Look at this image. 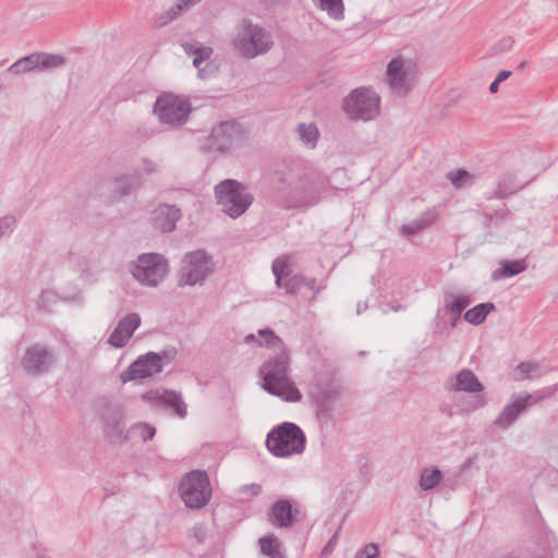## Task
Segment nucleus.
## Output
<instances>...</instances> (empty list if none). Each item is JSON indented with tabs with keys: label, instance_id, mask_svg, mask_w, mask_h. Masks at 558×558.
<instances>
[{
	"label": "nucleus",
	"instance_id": "49",
	"mask_svg": "<svg viewBox=\"0 0 558 558\" xmlns=\"http://www.w3.org/2000/svg\"><path fill=\"white\" fill-rule=\"evenodd\" d=\"M194 536L198 543L203 544L205 542L204 531L202 526H194Z\"/></svg>",
	"mask_w": 558,
	"mask_h": 558
},
{
	"label": "nucleus",
	"instance_id": "38",
	"mask_svg": "<svg viewBox=\"0 0 558 558\" xmlns=\"http://www.w3.org/2000/svg\"><path fill=\"white\" fill-rule=\"evenodd\" d=\"M470 295H458L450 303L446 304V308L456 315V320H459L461 313L470 305Z\"/></svg>",
	"mask_w": 558,
	"mask_h": 558
},
{
	"label": "nucleus",
	"instance_id": "21",
	"mask_svg": "<svg viewBox=\"0 0 558 558\" xmlns=\"http://www.w3.org/2000/svg\"><path fill=\"white\" fill-rule=\"evenodd\" d=\"M141 317L137 313H130L122 318L108 339V343L114 348H123L128 344L134 331L141 326Z\"/></svg>",
	"mask_w": 558,
	"mask_h": 558
},
{
	"label": "nucleus",
	"instance_id": "48",
	"mask_svg": "<svg viewBox=\"0 0 558 558\" xmlns=\"http://www.w3.org/2000/svg\"><path fill=\"white\" fill-rule=\"evenodd\" d=\"M262 338L264 339V341L257 339L254 333H250V335L245 336L244 341L247 344L257 343L259 347H263V345H265V337H262Z\"/></svg>",
	"mask_w": 558,
	"mask_h": 558
},
{
	"label": "nucleus",
	"instance_id": "7",
	"mask_svg": "<svg viewBox=\"0 0 558 558\" xmlns=\"http://www.w3.org/2000/svg\"><path fill=\"white\" fill-rule=\"evenodd\" d=\"M179 492L187 508L201 509L205 507L211 497V487L207 473L202 470L191 471L181 480Z\"/></svg>",
	"mask_w": 558,
	"mask_h": 558
},
{
	"label": "nucleus",
	"instance_id": "40",
	"mask_svg": "<svg viewBox=\"0 0 558 558\" xmlns=\"http://www.w3.org/2000/svg\"><path fill=\"white\" fill-rule=\"evenodd\" d=\"M130 432L137 434L145 442L153 439L156 435V428L148 423H136L131 426Z\"/></svg>",
	"mask_w": 558,
	"mask_h": 558
},
{
	"label": "nucleus",
	"instance_id": "1",
	"mask_svg": "<svg viewBox=\"0 0 558 558\" xmlns=\"http://www.w3.org/2000/svg\"><path fill=\"white\" fill-rule=\"evenodd\" d=\"M258 335L265 337V347L274 352L259 367L263 388L283 401H300L302 393L289 377L290 357L284 342L269 328L258 330Z\"/></svg>",
	"mask_w": 558,
	"mask_h": 558
},
{
	"label": "nucleus",
	"instance_id": "24",
	"mask_svg": "<svg viewBox=\"0 0 558 558\" xmlns=\"http://www.w3.org/2000/svg\"><path fill=\"white\" fill-rule=\"evenodd\" d=\"M338 396L336 387L324 388L315 395L316 416L320 423L327 424L331 420Z\"/></svg>",
	"mask_w": 558,
	"mask_h": 558
},
{
	"label": "nucleus",
	"instance_id": "56",
	"mask_svg": "<svg viewBox=\"0 0 558 558\" xmlns=\"http://www.w3.org/2000/svg\"><path fill=\"white\" fill-rule=\"evenodd\" d=\"M315 283H316V280L314 278L307 279V284H305L304 288H307L310 290H314L315 289Z\"/></svg>",
	"mask_w": 558,
	"mask_h": 558
},
{
	"label": "nucleus",
	"instance_id": "17",
	"mask_svg": "<svg viewBox=\"0 0 558 558\" xmlns=\"http://www.w3.org/2000/svg\"><path fill=\"white\" fill-rule=\"evenodd\" d=\"M542 399L543 396L534 398L530 393L518 397L513 402L504 407L499 415L495 418L494 425L500 429H508L522 413Z\"/></svg>",
	"mask_w": 558,
	"mask_h": 558
},
{
	"label": "nucleus",
	"instance_id": "4",
	"mask_svg": "<svg viewBox=\"0 0 558 558\" xmlns=\"http://www.w3.org/2000/svg\"><path fill=\"white\" fill-rule=\"evenodd\" d=\"M232 44L241 57L253 59L268 52L274 41L266 29L248 20H243L236 27Z\"/></svg>",
	"mask_w": 558,
	"mask_h": 558
},
{
	"label": "nucleus",
	"instance_id": "9",
	"mask_svg": "<svg viewBox=\"0 0 558 558\" xmlns=\"http://www.w3.org/2000/svg\"><path fill=\"white\" fill-rule=\"evenodd\" d=\"M56 363V351L44 342H35L25 349L20 365L27 376L38 378L48 374Z\"/></svg>",
	"mask_w": 558,
	"mask_h": 558
},
{
	"label": "nucleus",
	"instance_id": "43",
	"mask_svg": "<svg viewBox=\"0 0 558 558\" xmlns=\"http://www.w3.org/2000/svg\"><path fill=\"white\" fill-rule=\"evenodd\" d=\"M378 546L375 543L367 544L355 558H376L378 555Z\"/></svg>",
	"mask_w": 558,
	"mask_h": 558
},
{
	"label": "nucleus",
	"instance_id": "55",
	"mask_svg": "<svg viewBox=\"0 0 558 558\" xmlns=\"http://www.w3.org/2000/svg\"><path fill=\"white\" fill-rule=\"evenodd\" d=\"M367 308V303H361L359 302L357 303V307H356V313L360 315L362 312L366 311Z\"/></svg>",
	"mask_w": 558,
	"mask_h": 558
},
{
	"label": "nucleus",
	"instance_id": "45",
	"mask_svg": "<svg viewBox=\"0 0 558 558\" xmlns=\"http://www.w3.org/2000/svg\"><path fill=\"white\" fill-rule=\"evenodd\" d=\"M337 537H338V535H337V533H335V534L332 535V537H331V538L327 542V544L324 546L323 551H322V554H323V555L330 554V553H332V551H333L335 546H336V544H337Z\"/></svg>",
	"mask_w": 558,
	"mask_h": 558
},
{
	"label": "nucleus",
	"instance_id": "39",
	"mask_svg": "<svg viewBox=\"0 0 558 558\" xmlns=\"http://www.w3.org/2000/svg\"><path fill=\"white\" fill-rule=\"evenodd\" d=\"M517 371L522 375L518 379L522 378H534L543 375L542 367L538 363L534 362H521L517 366Z\"/></svg>",
	"mask_w": 558,
	"mask_h": 558
},
{
	"label": "nucleus",
	"instance_id": "61",
	"mask_svg": "<svg viewBox=\"0 0 558 558\" xmlns=\"http://www.w3.org/2000/svg\"><path fill=\"white\" fill-rule=\"evenodd\" d=\"M457 322H458V320H456V317H454V318L452 319L451 326H452V327H454V326L457 325Z\"/></svg>",
	"mask_w": 558,
	"mask_h": 558
},
{
	"label": "nucleus",
	"instance_id": "37",
	"mask_svg": "<svg viewBox=\"0 0 558 558\" xmlns=\"http://www.w3.org/2000/svg\"><path fill=\"white\" fill-rule=\"evenodd\" d=\"M177 354H178V350L175 347H172V345L165 348L160 352H153V351L148 352V356L150 359H153L155 364L160 365V372L163 369V367L166 365H168L172 361H174V359L177 357Z\"/></svg>",
	"mask_w": 558,
	"mask_h": 558
},
{
	"label": "nucleus",
	"instance_id": "46",
	"mask_svg": "<svg viewBox=\"0 0 558 558\" xmlns=\"http://www.w3.org/2000/svg\"><path fill=\"white\" fill-rule=\"evenodd\" d=\"M513 44V40L511 38H504L496 47V52H501L504 50L509 49Z\"/></svg>",
	"mask_w": 558,
	"mask_h": 558
},
{
	"label": "nucleus",
	"instance_id": "42",
	"mask_svg": "<svg viewBox=\"0 0 558 558\" xmlns=\"http://www.w3.org/2000/svg\"><path fill=\"white\" fill-rule=\"evenodd\" d=\"M158 163L157 161L153 160L148 157H143L141 159V167L136 171H140L142 177L143 175H151L156 172H158Z\"/></svg>",
	"mask_w": 558,
	"mask_h": 558
},
{
	"label": "nucleus",
	"instance_id": "47",
	"mask_svg": "<svg viewBox=\"0 0 558 558\" xmlns=\"http://www.w3.org/2000/svg\"><path fill=\"white\" fill-rule=\"evenodd\" d=\"M483 404H484L483 398L476 399L475 401L470 402L468 405L463 407V411L471 412V411H474L475 409L482 407Z\"/></svg>",
	"mask_w": 558,
	"mask_h": 558
},
{
	"label": "nucleus",
	"instance_id": "57",
	"mask_svg": "<svg viewBox=\"0 0 558 558\" xmlns=\"http://www.w3.org/2000/svg\"><path fill=\"white\" fill-rule=\"evenodd\" d=\"M471 463H472V459H471V458H469V459H466V460L464 461V463H463L462 468H463V469H466V468H469V466L471 465Z\"/></svg>",
	"mask_w": 558,
	"mask_h": 558
},
{
	"label": "nucleus",
	"instance_id": "14",
	"mask_svg": "<svg viewBox=\"0 0 558 558\" xmlns=\"http://www.w3.org/2000/svg\"><path fill=\"white\" fill-rule=\"evenodd\" d=\"M242 126L235 121H223L213 128L207 140L208 148L215 151L228 150L235 141L242 138Z\"/></svg>",
	"mask_w": 558,
	"mask_h": 558
},
{
	"label": "nucleus",
	"instance_id": "51",
	"mask_svg": "<svg viewBox=\"0 0 558 558\" xmlns=\"http://www.w3.org/2000/svg\"><path fill=\"white\" fill-rule=\"evenodd\" d=\"M510 76H511V71L504 70L497 74L496 80H497V82L501 83V82L506 81L507 78H509Z\"/></svg>",
	"mask_w": 558,
	"mask_h": 558
},
{
	"label": "nucleus",
	"instance_id": "12",
	"mask_svg": "<svg viewBox=\"0 0 558 558\" xmlns=\"http://www.w3.org/2000/svg\"><path fill=\"white\" fill-rule=\"evenodd\" d=\"M102 429L106 438L111 444H122L128 440L124 433V410L123 407L113 401H106L99 412Z\"/></svg>",
	"mask_w": 558,
	"mask_h": 558
},
{
	"label": "nucleus",
	"instance_id": "53",
	"mask_svg": "<svg viewBox=\"0 0 558 558\" xmlns=\"http://www.w3.org/2000/svg\"><path fill=\"white\" fill-rule=\"evenodd\" d=\"M440 411L444 414L448 415V416H452L453 415L452 410H451V408L449 405H441L440 407Z\"/></svg>",
	"mask_w": 558,
	"mask_h": 558
},
{
	"label": "nucleus",
	"instance_id": "35",
	"mask_svg": "<svg viewBox=\"0 0 558 558\" xmlns=\"http://www.w3.org/2000/svg\"><path fill=\"white\" fill-rule=\"evenodd\" d=\"M260 553L268 558H286L281 550V545L274 534H268L260 537L259 541Z\"/></svg>",
	"mask_w": 558,
	"mask_h": 558
},
{
	"label": "nucleus",
	"instance_id": "6",
	"mask_svg": "<svg viewBox=\"0 0 558 558\" xmlns=\"http://www.w3.org/2000/svg\"><path fill=\"white\" fill-rule=\"evenodd\" d=\"M214 270L211 255L204 250L184 254L178 275V286H195L204 282Z\"/></svg>",
	"mask_w": 558,
	"mask_h": 558
},
{
	"label": "nucleus",
	"instance_id": "54",
	"mask_svg": "<svg viewBox=\"0 0 558 558\" xmlns=\"http://www.w3.org/2000/svg\"><path fill=\"white\" fill-rule=\"evenodd\" d=\"M230 218L236 219L245 211H225Z\"/></svg>",
	"mask_w": 558,
	"mask_h": 558
},
{
	"label": "nucleus",
	"instance_id": "30",
	"mask_svg": "<svg viewBox=\"0 0 558 558\" xmlns=\"http://www.w3.org/2000/svg\"><path fill=\"white\" fill-rule=\"evenodd\" d=\"M299 141L307 148L316 147L319 132L315 123H299L295 128Z\"/></svg>",
	"mask_w": 558,
	"mask_h": 558
},
{
	"label": "nucleus",
	"instance_id": "60",
	"mask_svg": "<svg viewBox=\"0 0 558 558\" xmlns=\"http://www.w3.org/2000/svg\"><path fill=\"white\" fill-rule=\"evenodd\" d=\"M400 308H401V305H398V306H393V307H392V310H393L395 312L399 311Z\"/></svg>",
	"mask_w": 558,
	"mask_h": 558
},
{
	"label": "nucleus",
	"instance_id": "44",
	"mask_svg": "<svg viewBox=\"0 0 558 558\" xmlns=\"http://www.w3.org/2000/svg\"><path fill=\"white\" fill-rule=\"evenodd\" d=\"M241 492L251 496H258L262 493V486L259 484H247L242 486Z\"/></svg>",
	"mask_w": 558,
	"mask_h": 558
},
{
	"label": "nucleus",
	"instance_id": "3",
	"mask_svg": "<svg viewBox=\"0 0 558 558\" xmlns=\"http://www.w3.org/2000/svg\"><path fill=\"white\" fill-rule=\"evenodd\" d=\"M341 109L350 121H373L380 114V97L372 87H357L343 97Z\"/></svg>",
	"mask_w": 558,
	"mask_h": 558
},
{
	"label": "nucleus",
	"instance_id": "58",
	"mask_svg": "<svg viewBox=\"0 0 558 558\" xmlns=\"http://www.w3.org/2000/svg\"><path fill=\"white\" fill-rule=\"evenodd\" d=\"M167 209L173 210V209H178V208L174 205H170V206H167Z\"/></svg>",
	"mask_w": 558,
	"mask_h": 558
},
{
	"label": "nucleus",
	"instance_id": "11",
	"mask_svg": "<svg viewBox=\"0 0 558 558\" xmlns=\"http://www.w3.org/2000/svg\"><path fill=\"white\" fill-rule=\"evenodd\" d=\"M215 196L219 205L229 209H248L254 201L248 186L233 179H226L215 185Z\"/></svg>",
	"mask_w": 558,
	"mask_h": 558
},
{
	"label": "nucleus",
	"instance_id": "28",
	"mask_svg": "<svg viewBox=\"0 0 558 558\" xmlns=\"http://www.w3.org/2000/svg\"><path fill=\"white\" fill-rule=\"evenodd\" d=\"M187 54H194L193 65L198 70L202 77H205V69L202 64L208 60L213 54V48L201 46L198 43H185L182 45Z\"/></svg>",
	"mask_w": 558,
	"mask_h": 558
},
{
	"label": "nucleus",
	"instance_id": "18",
	"mask_svg": "<svg viewBox=\"0 0 558 558\" xmlns=\"http://www.w3.org/2000/svg\"><path fill=\"white\" fill-rule=\"evenodd\" d=\"M142 399L151 404H159L172 409L181 418L185 417L187 414V407L179 391L158 388L143 393Z\"/></svg>",
	"mask_w": 558,
	"mask_h": 558
},
{
	"label": "nucleus",
	"instance_id": "5",
	"mask_svg": "<svg viewBox=\"0 0 558 558\" xmlns=\"http://www.w3.org/2000/svg\"><path fill=\"white\" fill-rule=\"evenodd\" d=\"M416 63L402 56L393 58L387 65L386 83L392 95L397 97L408 96L416 83Z\"/></svg>",
	"mask_w": 558,
	"mask_h": 558
},
{
	"label": "nucleus",
	"instance_id": "19",
	"mask_svg": "<svg viewBox=\"0 0 558 558\" xmlns=\"http://www.w3.org/2000/svg\"><path fill=\"white\" fill-rule=\"evenodd\" d=\"M287 264L280 258H276L272 262L271 270L276 278V284L278 288H284L288 294H296L301 292L305 284H307V278L302 275H294L289 277L286 272Z\"/></svg>",
	"mask_w": 558,
	"mask_h": 558
},
{
	"label": "nucleus",
	"instance_id": "15",
	"mask_svg": "<svg viewBox=\"0 0 558 558\" xmlns=\"http://www.w3.org/2000/svg\"><path fill=\"white\" fill-rule=\"evenodd\" d=\"M298 502L289 498L276 500L268 512V521L278 529L291 527L300 514Z\"/></svg>",
	"mask_w": 558,
	"mask_h": 558
},
{
	"label": "nucleus",
	"instance_id": "25",
	"mask_svg": "<svg viewBox=\"0 0 558 558\" xmlns=\"http://www.w3.org/2000/svg\"><path fill=\"white\" fill-rule=\"evenodd\" d=\"M435 219L436 215L434 211H424L420 218L414 219L408 223H403L399 228V235L407 239L415 236L426 228L430 227Z\"/></svg>",
	"mask_w": 558,
	"mask_h": 558
},
{
	"label": "nucleus",
	"instance_id": "29",
	"mask_svg": "<svg viewBox=\"0 0 558 558\" xmlns=\"http://www.w3.org/2000/svg\"><path fill=\"white\" fill-rule=\"evenodd\" d=\"M151 214L150 221L153 227L162 233L173 231L181 216V211H151Z\"/></svg>",
	"mask_w": 558,
	"mask_h": 558
},
{
	"label": "nucleus",
	"instance_id": "16",
	"mask_svg": "<svg viewBox=\"0 0 558 558\" xmlns=\"http://www.w3.org/2000/svg\"><path fill=\"white\" fill-rule=\"evenodd\" d=\"M325 181L319 178L300 179L291 192V198L299 206H314L320 198Z\"/></svg>",
	"mask_w": 558,
	"mask_h": 558
},
{
	"label": "nucleus",
	"instance_id": "41",
	"mask_svg": "<svg viewBox=\"0 0 558 558\" xmlns=\"http://www.w3.org/2000/svg\"><path fill=\"white\" fill-rule=\"evenodd\" d=\"M16 226V219L13 215H5L0 218V240L9 236Z\"/></svg>",
	"mask_w": 558,
	"mask_h": 558
},
{
	"label": "nucleus",
	"instance_id": "59",
	"mask_svg": "<svg viewBox=\"0 0 558 558\" xmlns=\"http://www.w3.org/2000/svg\"><path fill=\"white\" fill-rule=\"evenodd\" d=\"M342 172H343V170H342V169H337V170L335 171V174H340V173H342Z\"/></svg>",
	"mask_w": 558,
	"mask_h": 558
},
{
	"label": "nucleus",
	"instance_id": "36",
	"mask_svg": "<svg viewBox=\"0 0 558 558\" xmlns=\"http://www.w3.org/2000/svg\"><path fill=\"white\" fill-rule=\"evenodd\" d=\"M441 480V471L438 468L424 469L421 478L420 486L423 490H430L436 487Z\"/></svg>",
	"mask_w": 558,
	"mask_h": 558
},
{
	"label": "nucleus",
	"instance_id": "50",
	"mask_svg": "<svg viewBox=\"0 0 558 558\" xmlns=\"http://www.w3.org/2000/svg\"><path fill=\"white\" fill-rule=\"evenodd\" d=\"M54 296L53 292L51 291H44L39 299V306H44L45 302L50 301Z\"/></svg>",
	"mask_w": 558,
	"mask_h": 558
},
{
	"label": "nucleus",
	"instance_id": "32",
	"mask_svg": "<svg viewBox=\"0 0 558 558\" xmlns=\"http://www.w3.org/2000/svg\"><path fill=\"white\" fill-rule=\"evenodd\" d=\"M495 311V304L492 302L481 303L468 310L464 313V319L474 326H478L486 319L487 315Z\"/></svg>",
	"mask_w": 558,
	"mask_h": 558
},
{
	"label": "nucleus",
	"instance_id": "23",
	"mask_svg": "<svg viewBox=\"0 0 558 558\" xmlns=\"http://www.w3.org/2000/svg\"><path fill=\"white\" fill-rule=\"evenodd\" d=\"M448 391H464L469 393H478L484 391V385L478 380L476 375L469 368L461 369L454 378H450L446 383Z\"/></svg>",
	"mask_w": 558,
	"mask_h": 558
},
{
	"label": "nucleus",
	"instance_id": "22",
	"mask_svg": "<svg viewBox=\"0 0 558 558\" xmlns=\"http://www.w3.org/2000/svg\"><path fill=\"white\" fill-rule=\"evenodd\" d=\"M142 185L143 180L140 171L119 174L113 180L111 196L114 199H121L138 191Z\"/></svg>",
	"mask_w": 558,
	"mask_h": 558
},
{
	"label": "nucleus",
	"instance_id": "2",
	"mask_svg": "<svg viewBox=\"0 0 558 558\" xmlns=\"http://www.w3.org/2000/svg\"><path fill=\"white\" fill-rule=\"evenodd\" d=\"M304 432L292 422H283L270 429L266 437L267 449L278 458L300 454L304 451Z\"/></svg>",
	"mask_w": 558,
	"mask_h": 558
},
{
	"label": "nucleus",
	"instance_id": "27",
	"mask_svg": "<svg viewBox=\"0 0 558 558\" xmlns=\"http://www.w3.org/2000/svg\"><path fill=\"white\" fill-rule=\"evenodd\" d=\"M527 265L525 259H504L500 262V267L492 272V279L499 281L506 278L514 277L526 269Z\"/></svg>",
	"mask_w": 558,
	"mask_h": 558
},
{
	"label": "nucleus",
	"instance_id": "34",
	"mask_svg": "<svg viewBox=\"0 0 558 558\" xmlns=\"http://www.w3.org/2000/svg\"><path fill=\"white\" fill-rule=\"evenodd\" d=\"M313 2L316 8L325 11L332 20H343L344 4L342 0H313Z\"/></svg>",
	"mask_w": 558,
	"mask_h": 558
},
{
	"label": "nucleus",
	"instance_id": "31",
	"mask_svg": "<svg viewBox=\"0 0 558 558\" xmlns=\"http://www.w3.org/2000/svg\"><path fill=\"white\" fill-rule=\"evenodd\" d=\"M446 179L450 181L452 186L457 190L466 189L474 185L476 175L465 169L459 168L446 173Z\"/></svg>",
	"mask_w": 558,
	"mask_h": 558
},
{
	"label": "nucleus",
	"instance_id": "20",
	"mask_svg": "<svg viewBox=\"0 0 558 558\" xmlns=\"http://www.w3.org/2000/svg\"><path fill=\"white\" fill-rule=\"evenodd\" d=\"M160 373V365L155 364L153 359L148 356V352L140 355L130 364L126 371L122 372L120 378L122 383L135 379H145Z\"/></svg>",
	"mask_w": 558,
	"mask_h": 558
},
{
	"label": "nucleus",
	"instance_id": "10",
	"mask_svg": "<svg viewBox=\"0 0 558 558\" xmlns=\"http://www.w3.org/2000/svg\"><path fill=\"white\" fill-rule=\"evenodd\" d=\"M192 110L187 98L174 94L160 95L154 106V113L159 121L169 125H181L186 122Z\"/></svg>",
	"mask_w": 558,
	"mask_h": 558
},
{
	"label": "nucleus",
	"instance_id": "8",
	"mask_svg": "<svg viewBox=\"0 0 558 558\" xmlns=\"http://www.w3.org/2000/svg\"><path fill=\"white\" fill-rule=\"evenodd\" d=\"M130 271L142 286L157 287L168 272V260L161 254L143 253L130 264Z\"/></svg>",
	"mask_w": 558,
	"mask_h": 558
},
{
	"label": "nucleus",
	"instance_id": "52",
	"mask_svg": "<svg viewBox=\"0 0 558 558\" xmlns=\"http://www.w3.org/2000/svg\"><path fill=\"white\" fill-rule=\"evenodd\" d=\"M499 84H500V83H499V82H497V80L495 78V80L490 83V85H489V92H490L492 94L497 93V92H498V86H499Z\"/></svg>",
	"mask_w": 558,
	"mask_h": 558
},
{
	"label": "nucleus",
	"instance_id": "26",
	"mask_svg": "<svg viewBox=\"0 0 558 558\" xmlns=\"http://www.w3.org/2000/svg\"><path fill=\"white\" fill-rule=\"evenodd\" d=\"M522 187L523 185L517 181L513 173H505L499 178L495 191L486 198H505L515 194Z\"/></svg>",
	"mask_w": 558,
	"mask_h": 558
},
{
	"label": "nucleus",
	"instance_id": "13",
	"mask_svg": "<svg viewBox=\"0 0 558 558\" xmlns=\"http://www.w3.org/2000/svg\"><path fill=\"white\" fill-rule=\"evenodd\" d=\"M65 62L66 59L59 53L34 52L16 60L9 66L8 71L12 74L20 75L33 71H47L61 68Z\"/></svg>",
	"mask_w": 558,
	"mask_h": 558
},
{
	"label": "nucleus",
	"instance_id": "33",
	"mask_svg": "<svg viewBox=\"0 0 558 558\" xmlns=\"http://www.w3.org/2000/svg\"><path fill=\"white\" fill-rule=\"evenodd\" d=\"M202 0H177V2L170 7L163 15L160 16V22L158 26L167 25L168 23L175 20L182 12L186 11L189 8L194 7Z\"/></svg>",
	"mask_w": 558,
	"mask_h": 558
}]
</instances>
